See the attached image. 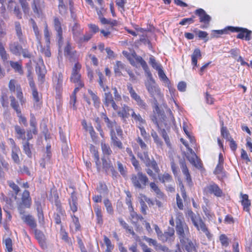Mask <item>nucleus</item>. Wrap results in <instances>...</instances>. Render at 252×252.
<instances>
[{
	"label": "nucleus",
	"mask_w": 252,
	"mask_h": 252,
	"mask_svg": "<svg viewBox=\"0 0 252 252\" xmlns=\"http://www.w3.org/2000/svg\"><path fill=\"white\" fill-rule=\"evenodd\" d=\"M94 211L96 216L97 223L102 224L103 223V219L100 207L98 205L95 206L94 208Z\"/></svg>",
	"instance_id": "ea45409f"
},
{
	"label": "nucleus",
	"mask_w": 252,
	"mask_h": 252,
	"mask_svg": "<svg viewBox=\"0 0 252 252\" xmlns=\"http://www.w3.org/2000/svg\"><path fill=\"white\" fill-rule=\"evenodd\" d=\"M154 112L155 113V115H153L151 117V119L152 120V118L153 116H156L157 118L158 121H162L163 122V124L165 127V128H167L169 126L170 124H169L167 121H166V117L164 115L163 113L162 112V111L160 110L159 108L158 107L157 101L155 99V106L154 108Z\"/></svg>",
	"instance_id": "9b49d317"
},
{
	"label": "nucleus",
	"mask_w": 252,
	"mask_h": 252,
	"mask_svg": "<svg viewBox=\"0 0 252 252\" xmlns=\"http://www.w3.org/2000/svg\"><path fill=\"white\" fill-rule=\"evenodd\" d=\"M22 46L18 41H11L8 44V49L13 55L19 56L21 55Z\"/></svg>",
	"instance_id": "4468645a"
},
{
	"label": "nucleus",
	"mask_w": 252,
	"mask_h": 252,
	"mask_svg": "<svg viewBox=\"0 0 252 252\" xmlns=\"http://www.w3.org/2000/svg\"><path fill=\"white\" fill-rule=\"evenodd\" d=\"M30 22L32 25V27L33 28V30L34 31V34L36 37V38L38 40H39V38L40 37V33H39V29L38 28V27H37L35 22L32 19H31Z\"/></svg>",
	"instance_id": "4d7b16f0"
},
{
	"label": "nucleus",
	"mask_w": 252,
	"mask_h": 252,
	"mask_svg": "<svg viewBox=\"0 0 252 252\" xmlns=\"http://www.w3.org/2000/svg\"><path fill=\"white\" fill-rule=\"evenodd\" d=\"M206 189L210 193L214 194L217 197H220L222 194V191L219 187L216 184H212L206 187Z\"/></svg>",
	"instance_id": "f3484780"
},
{
	"label": "nucleus",
	"mask_w": 252,
	"mask_h": 252,
	"mask_svg": "<svg viewBox=\"0 0 252 252\" xmlns=\"http://www.w3.org/2000/svg\"><path fill=\"white\" fill-rule=\"evenodd\" d=\"M188 252H196V244L195 241L192 242L189 238L185 242L181 243Z\"/></svg>",
	"instance_id": "6ab92c4d"
},
{
	"label": "nucleus",
	"mask_w": 252,
	"mask_h": 252,
	"mask_svg": "<svg viewBox=\"0 0 252 252\" xmlns=\"http://www.w3.org/2000/svg\"><path fill=\"white\" fill-rule=\"evenodd\" d=\"M101 118L104 120L105 123L106 124L107 126L110 129V131L114 130V128L117 125L116 122L115 121H111L110 120L106 115L104 113L102 114Z\"/></svg>",
	"instance_id": "f704fd0d"
},
{
	"label": "nucleus",
	"mask_w": 252,
	"mask_h": 252,
	"mask_svg": "<svg viewBox=\"0 0 252 252\" xmlns=\"http://www.w3.org/2000/svg\"><path fill=\"white\" fill-rule=\"evenodd\" d=\"M104 204L106 208V211L108 213L112 215L113 214V209L112 204L108 199H105L103 201Z\"/></svg>",
	"instance_id": "bf43d9fd"
},
{
	"label": "nucleus",
	"mask_w": 252,
	"mask_h": 252,
	"mask_svg": "<svg viewBox=\"0 0 252 252\" xmlns=\"http://www.w3.org/2000/svg\"><path fill=\"white\" fill-rule=\"evenodd\" d=\"M43 1L42 0H32V6L33 12L35 13L39 14V10L43 7Z\"/></svg>",
	"instance_id": "bb28decb"
},
{
	"label": "nucleus",
	"mask_w": 252,
	"mask_h": 252,
	"mask_svg": "<svg viewBox=\"0 0 252 252\" xmlns=\"http://www.w3.org/2000/svg\"><path fill=\"white\" fill-rule=\"evenodd\" d=\"M4 242L6 248L7 250V251L8 252H11L13 250L12 240L10 238H8L5 240Z\"/></svg>",
	"instance_id": "774afa93"
},
{
	"label": "nucleus",
	"mask_w": 252,
	"mask_h": 252,
	"mask_svg": "<svg viewBox=\"0 0 252 252\" xmlns=\"http://www.w3.org/2000/svg\"><path fill=\"white\" fill-rule=\"evenodd\" d=\"M223 163H219L214 171V173L217 175L219 179L221 180L225 177V173L223 171Z\"/></svg>",
	"instance_id": "393cba45"
},
{
	"label": "nucleus",
	"mask_w": 252,
	"mask_h": 252,
	"mask_svg": "<svg viewBox=\"0 0 252 252\" xmlns=\"http://www.w3.org/2000/svg\"><path fill=\"white\" fill-rule=\"evenodd\" d=\"M227 29L232 32H239L237 35V38L239 39H244L246 40L249 41L251 39L252 31L246 28L228 27Z\"/></svg>",
	"instance_id": "0eeeda50"
},
{
	"label": "nucleus",
	"mask_w": 252,
	"mask_h": 252,
	"mask_svg": "<svg viewBox=\"0 0 252 252\" xmlns=\"http://www.w3.org/2000/svg\"><path fill=\"white\" fill-rule=\"evenodd\" d=\"M20 204L23 205L25 208H29L31 207L32 204V198L30 197V192L28 190H25L23 191Z\"/></svg>",
	"instance_id": "dca6fc26"
},
{
	"label": "nucleus",
	"mask_w": 252,
	"mask_h": 252,
	"mask_svg": "<svg viewBox=\"0 0 252 252\" xmlns=\"http://www.w3.org/2000/svg\"><path fill=\"white\" fill-rule=\"evenodd\" d=\"M0 102L3 107L8 106V96L6 92H2L0 96Z\"/></svg>",
	"instance_id": "8fccbe9b"
},
{
	"label": "nucleus",
	"mask_w": 252,
	"mask_h": 252,
	"mask_svg": "<svg viewBox=\"0 0 252 252\" xmlns=\"http://www.w3.org/2000/svg\"><path fill=\"white\" fill-rule=\"evenodd\" d=\"M59 0V10L60 14L64 15L66 13L67 8L63 2V0Z\"/></svg>",
	"instance_id": "13d9d810"
},
{
	"label": "nucleus",
	"mask_w": 252,
	"mask_h": 252,
	"mask_svg": "<svg viewBox=\"0 0 252 252\" xmlns=\"http://www.w3.org/2000/svg\"><path fill=\"white\" fill-rule=\"evenodd\" d=\"M181 168L183 173L185 176V178H189L190 176L189 171V169L186 165L185 162L184 160H181L180 161Z\"/></svg>",
	"instance_id": "de8ad7c7"
},
{
	"label": "nucleus",
	"mask_w": 252,
	"mask_h": 252,
	"mask_svg": "<svg viewBox=\"0 0 252 252\" xmlns=\"http://www.w3.org/2000/svg\"><path fill=\"white\" fill-rule=\"evenodd\" d=\"M77 198L74 193H71V198L69 199V203L71 210L73 212L77 211Z\"/></svg>",
	"instance_id": "7c9ffc66"
},
{
	"label": "nucleus",
	"mask_w": 252,
	"mask_h": 252,
	"mask_svg": "<svg viewBox=\"0 0 252 252\" xmlns=\"http://www.w3.org/2000/svg\"><path fill=\"white\" fill-rule=\"evenodd\" d=\"M101 147L103 154L104 155L108 156L112 153V151L108 144L102 142L101 144Z\"/></svg>",
	"instance_id": "a18cd8bd"
},
{
	"label": "nucleus",
	"mask_w": 252,
	"mask_h": 252,
	"mask_svg": "<svg viewBox=\"0 0 252 252\" xmlns=\"http://www.w3.org/2000/svg\"><path fill=\"white\" fill-rule=\"evenodd\" d=\"M127 90L130 95L131 98L134 99L137 105L141 109L146 110L148 108V105L147 103L141 99L140 95H139L134 90L132 85L131 84H128L127 85Z\"/></svg>",
	"instance_id": "423d86ee"
},
{
	"label": "nucleus",
	"mask_w": 252,
	"mask_h": 252,
	"mask_svg": "<svg viewBox=\"0 0 252 252\" xmlns=\"http://www.w3.org/2000/svg\"><path fill=\"white\" fill-rule=\"evenodd\" d=\"M93 34L91 32L86 33L85 34H82L81 37L77 41V43L81 44L83 43L87 42L89 41L92 37Z\"/></svg>",
	"instance_id": "79ce46f5"
},
{
	"label": "nucleus",
	"mask_w": 252,
	"mask_h": 252,
	"mask_svg": "<svg viewBox=\"0 0 252 252\" xmlns=\"http://www.w3.org/2000/svg\"><path fill=\"white\" fill-rule=\"evenodd\" d=\"M201 58V54L200 49H195L192 54L191 55V63L192 64L197 66V60Z\"/></svg>",
	"instance_id": "473e14b6"
},
{
	"label": "nucleus",
	"mask_w": 252,
	"mask_h": 252,
	"mask_svg": "<svg viewBox=\"0 0 252 252\" xmlns=\"http://www.w3.org/2000/svg\"><path fill=\"white\" fill-rule=\"evenodd\" d=\"M152 121L156 125L158 128L160 130L162 137L164 139L167 145L169 146L170 145V140L166 130L164 128V127H165L163 124V122L158 121L156 116L153 117Z\"/></svg>",
	"instance_id": "f8f14e48"
},
{
	"label": "nucleus",
	"mask_w": 252,
	"mask_h": 252,
	"mask_svg": "<svg viewBox=\"0 0 252 252\" xmlns=\"http://www.w3.org/2000/svg\"><path fill=\"white\" fill-rule=\"evenodd\" d=\"M221 134L223 136V138L226 139L227 141L229 140V139H232V138L230 136L229 132L227 129L226 127L222 126L221 128Z\"/></svg>",
	"instance_id": "680f3d73"
},
{
	"label": "nucleus",
	"mask_w": 252,
	"mask_h": 252,
	"mask_svg": "<svg viewBox=\"0 0 252 252\" xmlns=\"http://www.w3.org/2000/svg\"><path fill=\"white\" fill-rule=\"evenodd\" d=\"M20 152V148L18 147L12 148L11 158L14 162L16 164L20 163V159L18 155Z\"/></svg>",
	"instance_id": "cd10ccee"
},
{
	"label": "nucleus",
	"mask_w": 252,
	"mask_h": 252,
	"mask_svg": "<svg viewBox=\"0 0 252 252\" xmlns=\"http://www.w3.org/2000/svg\"><path fill=\"white\" fill-rule=\"evenodd\" d=\"M55 83H56V89H60L63 84V75L61 73L56 75L54 79Z\"/></svg>",
	"instance_id": "09e8293b"
},
{
	"label": "nucleus",
	"mask_w": 252,
	"mask_h": 252,
	"mask_svg": "<svg viewBox=\"0 0 252 252\" xmlns=\"http://www.w3.org/2000/svg\"><path fill=\"white\" fill-rule=\"evenodd\" d=\"M35 71L38 75V80L41 83H43L44 81L46 71L44 65L43 64L42 60L41 61V63H37L35 67Z\"/></svg>",
	"instance_id": "2eb2a0df"
},
{
	"label": "nucleus",
	"mask_w": 252,
	"mask_h": 252,
	"mask_svg": "<svg viewBox=\"0 0 252 252\" xmlns=\"http://www.w3.org/2000/svg\"><path fill=\"white\" fill-rule=\"evenodd\" d=\"M187 215L190 219L193 225L198 231H201L203 232L208 239L210 240L212 238V234L209 232L206 224L199 215H196L191 210H189L187 211Z\"/></svg>",
	"instance_id": "f257e3e1"
},
{
	"label": "nucleus",
	"mask_w": 252,
	"mask_h": 252,
	"mask_svg": "<svg viewBox=\"0 0 252 252\" xmlns=\"http://www.w3.org/2000/svg\"><path fill=\"white\" fill-rule=\"evenodd\" d=\"M130 180L133 187L138 189H145L149 183L148 178L140 171H139L136 174H132Z\"/></svg>",
	"instance_id": "f03ea898"
},
{
	"label": "nucleus",
	"mask_w": 252,
	"mask_h": 252,
	"mask_svg": "<svg viewBox=\"0 0 252 252\" xmlns=\"http://www.w3.org/2000/svg\"><path fill=\"white\" fill-rule=\"evenodd\" d=\"M22 145L24 152L29 158H31L32 157V153L31 150L33 148V145L32 144H30L28 141L23 142Z\"/></svg>",
	"instance_id": "2f4dec72"
},
{
	"label": "nucleus",
	"mask_w": 252,
	"mask_h": 252,
	"mask_svg": "<svg viewBox=\"0 0 252 252\" xmlns=\"http://www.w3.org/2000/svg\"><path fill=\"white\" fill-rule=\"evenodd\" d=\"M76 51L72 48L71 44L69 41H67L65 47L64 49V54L65 56L68 58H72L75 55Z\"/></svg>",
	"instance_id": "a878e982"
},
{
	"label": "nucleus",
	"mask_w": 252,
	"mask_h": 252,
	"mask_svg": "<svg viewBox=\"0 0 252 252\" xmlns=\"http://www.w3.org/2000/svg\"><path fill=\"white\" fill-rule=\"evenodd\" d=\"M73 37L77 42L83 34V29L77 23H75L72 29Z\"/></svg>",
	"instance_id": "aec40b11"
},
{
	"label": "nucleus",
	"mask_w": 252,
	"mask_h": 252,
	"mask_svg": "<svg viewBox=\"0 0 252 252\" xmlns=\"http://www.w3.org/2000/svg\"><path fill=\"white\" fill-rule=\"evenodd\" d=\"M175 231L173 228H169L168 231L163 233L161 238V241L166 242L168 240H172L174 236Z\"/></svg>",
	"instance_id": "c756f323"
},
{
	"label": "nucleus",
	"mask_w": 252,
	"mask_h": 252,
	"mask_svg": "<svg viewBox=\"0 0 252 252\" xmlns=\"http://www.w3.org/2000/svg\"><path fill=\"white\" fill-rule=\"evenodd\" d=\"M0 56L3 61H6L9 57L2 43H0Z\"/></svg>",
	"instance_id": "5fc2aeb1"
},
{
	"label": "nucleus",
	"mask_w": 252,
	"mask_h": 252,
	"mask_svg": "<svg viewBox=\"0 0 252 252\" xmlns=\"http://www.w3.org/2000/svg\"><path fill=\"white\" fill-rule=\"evenodd\" d=\"M139 157L145 163L147 166H150V158L147 152L144 151L143 154L139 155Z\"/></svg>",
	"instance_id": "49530a36"
},
{
	"label": "nucleus",
	"mask_w": 252,
	"mask_h": 252,
	"mask_svg": "<svg viewBox=\"0 0 252 252\" xmlns=\"http://www.w3.org/2000/svg\"><path fill=\"white\" fill-rule=\"evenodd\" d=\"M88 93L91 95L95 106H98L100 103L99 97L92 90H89Z\"/></svg>",
	"instance_id": "864d4df0"
},
{
	"label": "nucleus",
	"mask_w": 252,
	"mask_h": 252,
	"mask_svg": "<svg viewBox=\"0 0 252 252\" xmlns=\"http://www.w3.org/2000/svg\"><path fill=\"white\" fill-rule=\"evenodd\" d=\"M176 234L180 243L185 242L190 236L189 228L186 223H179L175 226Z\"/></svg>",
	"instance_id": "39448f33"
},
{
	"label": "nucleus",
	"mask_w": 252,
	"mask_h": 252,
	"mask_svg": "<svg viewBox=\"0 0 252 252\" xmlns=\"http://www.w3.org/2000/svg\"><path fill=\"white\" fill-rule=\"evenodd\" d=\"M7 183H8V185H9V186L15 192L16 195H17L20 190L19 187L12 181H8L7 182Z\"/></svg>",
	"instance_id": "0e129e2a"
},
{
	"label": "nucleus",
	"mask_w": 252,
	"mask_h": 252,
	"mask_svg": "<svg viewBox=\"0 0 252 252\" xmlns=\"http://www.w3.org/2000/svg\"><path fill=\"white\" fill-rule=\"evenodd\" d=\"M194 13L199 17L200 22L204 24L203 25L200 27L201 28H207L209 26L210 21H211V17L207 14L206 11L202 8H198L196 9Z\"/></svg>",
	"instance_id": "6e6552de"
},
{
	"label": "nucleus",
	"mask_w": 252,
	"mask_h": 252,
	"mask_svg": "<svg viewBox=\"0 0 252 252\" xmlns=\"http://www.w3.org/2000/svg\"><path fill=\"white\" fill-rule=\"evenodd\" d=\"M14 25L16 34L20 42L22 43L26 42L27 40L23 34L20 23L19 22H15Z\"/></svg>",
	"instance_id": "4be33fe9"
},
{
	"label": "nucleus",
	"mask_w": 252,
	"mask_h": 252,
	"mask_svg": "<svg viewBox=\"0 0 252 252\" xmlns=\"http://www.w3.org/2000/svg\"><path fill=\"white\" fill-rule=\"evenodd\" d=\"M149 63L152 66V67L154 68H155L157 70H158V69H159L161 68L160 65L157 63V62L155 59V57L153 56H151L150 57Z\"/></svg>",
	"instance_id": "052dcab7"
},
{
	"label": "nucleus",
	"mask_w": 252,
	"mask_h": 252,
	"mask_svg": "<svg viewBox=\"0 0 252 252\" xmlns=\"http://www.w3.org/2000/svg\"><path fill=\"white\" fill-rule=\"evenodd\" d=\"M151 135L153 137L155 142L156 143L157 145H158L159 146L162 145V142L160 140L159 138L158 137V136L156 131L152 130V131L151 132Z\"/></svg>",
	"instance_id": "69168bd1"
},
{
	"label": "nucleus",
	"mask_w": 252,
	"mask_h": 252,
	"mask_svg": "<svg viewBox=\"0 0 252 252\" xmlns=\"http://www.w3.org/2000/svg\"><path fill=\"white\" fill-rule=\"evenodd\" d=\"M150 187L151 189L155 192L158 197L162 198L163 196V193L161 191L158 187L155 182L150 183Z\"/></svg>",
	"instance_id": "58836bf2"
},
{
	"label": "nucleus",
	"mask_w": 252,
	"mask_h": 252,
	"mask_svg": "<svg viewBox=\"0 0 252 252\" xmlns=\"http://www.w3.org/2000/svg\"><path fill=\"white\" fill-rule=\"evenodd\" d=\"M8 8L11 9L14 8L13 13L19 19L22 18V13L21 12L18 6L12 0H9Z\"/></svg>",
	"instance_id": "c85d7f7f"
},
{
	"label": "nucleus",
	"mask_w": 252,
	"mask_h": 252,
	"mask_svg": "<svg viewBox=\"0 0 252 252\" xmlns=\"http://www.w3.org/2000/svg\"><path fill=\"white\" fill-rule=\"evenodd\" d=\"M15 133L17 134L18 139L26 140V131L24 128L21 127L19 126L16 125L14 126Z\"/></svg>",
	"instance_id": "72a5a7b5"
},
{
	"label": "nucleus",
	"mask_w": 252,
	"mask_h": 252,
	"mask_svg": "<svg viewBox=\"0 0 252 252\" xmlns=\"http://www.w3.org/2000/svg\"><path fill=\"white\" fill-rule=\"evenodd\" d=\"M111 144L115 147H117L120 149H123V144L121 141L117 137L114 130L110 131Z\"/></svg>",
	"instance_id": "5701e85b"
},
{
	"label": "nucleus",
	"mask_w": 252,
	"mask_h": 252,
	"mask_svg": "<svg viewBox=\"0 0 252 252\" xmlns=\"http://www.w3.org/2000/svg\"><path fill=\"white\" fill-rule=\"evenodd\" d=\"M30 126L32 127L33 134H36L37 133V130L36 128V122L35 118L33 115H31Z\"/></svg>",
	"instance_id": "6e6d98bb"
},
{
	"label": "nucleus",
	"mask_w": 252,
	"mask_h": 252,
	"mask_svg": "<svg viewBox=\"0 0 252 252\" xmlns=\"http://www.w3.org/2000/svg\"><path fill=\"white\" fill-rule=\"evenodd\" d=\"M21 219L32 228L34 229L36 227V223L35 220L32 215H23Z\"/></svg>",
	"instance_id": "b1692460"
},
{
	"label": "nucleus",
	"mask_w": 252,
	"mask_h": 252,
	"mask_svg": "<svg viewBox=\"0 0 252 252\" xmlns=\"http://www.w3.org/2000/svg\"><path fill=\"white\" fill-rule=\"evenodd\" d=\"M101 88L104 92L103 102L105 106H111L115 111H117L119 106L116 104L109 87L105 84L101 85Z\"/></svg>",
	"instance_id": "20e7f679"
},
{
	"label": "nucleus",
	"mask_w": 252,
	"mask_h": 252,
	"mask_svg": "<svg viewBox=\"0 0 252 252\" xmlns=\"http://www.w3.org/2000/svg\"><path fill=\"white\" fill-rule=\"evenodd\" d=\"M242 205L243 206L244 210L247 212L249 211V207L251 205L250 201L248 199V195L247 194L242 195Z\"/></svg>",
	"instance_id": "4c0bfd02"
},
{
	"label": "nucleus",
	"mask_w": 252,
	"mask_h": 252,
	"mask_svg": "<svg viewBox=\"0 0 252 252\" xmlns=\"http://www.w3.org/2000/svg\"><path fill=\"white\" fill-rule=\"evenodd\" d=\"M10 64L11 67L15 70L16 72H18L20 75L24 73L22 65L17 62H10Z\"/></svg>",
	"instance_id": "c9c22d12"
},
{
	"label": "nucleus",
	"mask_w": 252,
	"mask_h": 252,
	"mask_svg": "<svg viewBox=\"0 0 252 252\" xmlns=\"http://www.w3.org/2000/svg\"><path fill=\"white\" fill-rule=\"evenodd\" d=\"M147 75L149 80L145 82V86L151 96L154 97V99H156V97H161L162 95L160 89L153 78L152 74Z\"/></svg>",
	"instance_id": "7ed1b4c3"
},
{
	"label": "nucleus",
	"mask_w": 252,
	"mask_h": 252,
	"mask_svg": "<svg viewBox=\"0 0 252 252\" xmlns=\"http://www.w3.org/2000/svg\"><path fill=\"white\" fill-rule=\"evenodd\" d=\"M54 27L57 32V38L59 48H61L63 44V37L62 36L63 30L61 26V22L57 17H54L53 20Z\"/></svg>",
	"instance_id": "9d476101"
},
{
	"label": "nucleus",
	"mask_w": 252,
	"mask_h": 252,
	"mask_svg": "<svg viewBox=\"0 0 252 252\" xmlns=\"http://www.w3.org/2000/svg\"><path fill=\"white\" fill-rule=\"evenodd\" d=\"M220 240L221 245L223 246L227 247L229 245L228 239L224 234H221L220 236Z\"/></svg>",
	"instance_id": "338daca9"
},
{
	"label": "nucleus",
	"mask_w": 252,
	"mask_h": 252,
	"mask_svg": "<svg viewBox=\"0 0 252 252\" xmlns=\"http://www.w3.org/2000/svg\"><path fill=\"white\" fill-rule=\"evenodd\" d=\"M133 109L131 108L127 105L124 104L122 105V107L121 110L117 111L118 115L121 117L123 120H126L129 115V112L132 111Z\"/></svg>",
	"instance_id": "a211bd4d"
},
{
	"label": "nucleus",
	"mask_w": 252,
	"mask_h": 252,
	"mask_svg": "<svg viewBox=\"0 0 252 252\" xmlns=\"http://www.w3.org/2000/svg\"><path fill=\"white\" fill-rule=\"evenodd\" d=\"M10 101H11L10 105H11V107L13 109H14V110L16 111L17 114H18V113L19 114L20 112H21V109L19 107V103H18V101H17L16 100L15 98L13 96H10Z\"/></svg>",
	"instance_id": "a19ab883"
},
{
	"label": "nucleus",
	"mask_w": 252,
	"mask_h": 252,
	"mask_svg": "<svg viewBox=\"0 0 252 252\" xmlns=\"http://www.w3.org/2000/svg\"><path fill=\"white\" fill-rule=\"evenodd\" d=\"M189 151L190 154L187 156V158L188 159L189 161L197 168H200L202 167V163L201 160L198 158L197 156L196 155L194 151L191 148H189Z\"/></svg>",
	"instance_id": "ddd939ff"
},
{
	"label": "nucleus",
	"mask_w": 252,
	"mask_h": 252,
	"mask_svg": "<svg viewBox=\"0 0 252 252\" xmlns=\"http://www.w3.org/2000/svg\"><path fill=\"white\" fill-rule=\"evenodd\" d=\"M131 113L132 118L136 123H138L139 125L145 123V120L142 118L139 114H136L133 110Z\"/></svg>",
	"instance_id": "37998d69"
},
{
	"label": "nucleus",
	"mask_w": 252,
	"mask_h": 252,
	"mask_svg": "<svg viewBox=\"0 0 252 252\" xmlns=\"http://www.w3.org/2000/svg\"><path fill=\"white\" fill-rule=\"evenodd\" d=\"M81 65L78 63H76L72 69V73L70 77L71 82L76 84H79V86H84V83L81 78V75L79 71L81 69Z\"/></svg>",
	"instance_id": "1a4fd4ad"
},
{
	"label": "nucleus",
	"mask_w": 252,
	"mask_h": 252,
	"mask_svg": "<svg viewBox=\"0 0 252 252\" xmlns=\"http://www.w3.org/2000/svg\"><path fill=\"white\" fill-rule=\"evenodd\" d=\"M132 56L137 62L140 63L143 69L147 75H151L150 70L146 62L143 59L141 56H137L135 53L132 54Z\"/></svg>",
	"instance_id": "412c9836"
},
{
	"label": "nucleus",
	"mask_w": 252,
	"mask_h": 252,
	"mask_svg": "<svg viewBox=\"0 0 252 252\" xmlns=\"http://www.w3.org/2000/svg\"><path fill=\"white\" fill-rule=\"evenodd\" d=\"M158 178L162 183L170 182L173 180L172 176L167 173H165L162 175H158Z\"/></svg>",
	"instance_id": "c03bdc74"
},
{
	"label": "nucleus",
	"mask_w": 252,
	"mask_h": 252,
	"mask_svg": "<svg viewBox=\"0 0 252 252\" xmlns=\"http://www.w3.org/2000/svg\"><path fill=\"white\" fill-rule=\"evenodd\" d=\"M125 69V65L121 61H117L116 64L114 65V69L115 74L117 75L120 76L122 75L121 70Z\"/></svg>",
	"instance_id": "e433bc0d"
},
{
	"label": "nucleus",
	"mask_w": 252,
	"mask_h": 252,
	"mask_svg": "<svg viewBox=\"0 0 252 252\" xmlns=\"http://www.w3.org/2000/svg\"><path fill=\"white\" fill-rule=\"evenodd\" d=\"M37 211L39 223L43 224L44 222V215L41 209L39 207V206L37 207Z\"/></svg>",
	"instance_id": "e2e57ef3"
},
{
	"label": "nucleus",
	"mask_w": 252,
	"mask_h": 252,
	"mask_svg": "<svg viewBox=\"0 0 252 252\" xmlns=\"http://www.w3.org/2000/svg\"><path fill=\"white\" fill-rule=\"evenodd\" d=\"M103 168L106 171L109 170H113V167L112 163L110 160H107L106 159L103 158L102 159Z\"/></svg>",
	"instance_id": "3c124183"
},
{
	"label": "nucleus",
	"mask_w": 252,
	"mask_h": 252,
	"mask_svg": "<svg viewBox=\"0 0 252 252\" xmlns=\"http://www.w3.org/2000/svg\"><path fill=\"white\" fill-rule=\"evenodd\" d=\"M21 4L23 11L25 14H28L29 13L30 7L28 2L26 0H19Z\"/></svg>",
	"instance_id": "603ef678"
}]
</instances>
